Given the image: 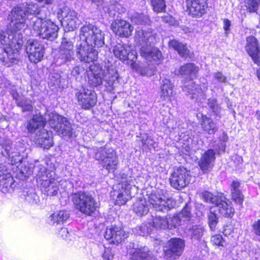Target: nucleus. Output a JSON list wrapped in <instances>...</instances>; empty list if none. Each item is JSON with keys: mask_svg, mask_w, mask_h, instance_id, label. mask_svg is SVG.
Here are the masks:
<instances>
[{"mask_svg": "<svg viewBox=\"0 0 260 260\" xmlns=\"http://www.w3.org/2000/svg\"><path fill=\"white\" fill-rule=\"evenodd\" d=\"M211 242L216 245L224 246L225 242L221 235H216L211 237Z\"/></svg>", "mask_w": 260, "mask_h": 260, "instance_id": "09e8293b", "label": "nucleus"}, {"mask_svg": "<svg viewBox=\"0 0 260 260\" xmlns=\"http://www.w3.org/2000/svg\"><path fill=\"white\" fill-rule=\"evenodd\" d=\"M199 71V68L192 63H186L180 67L179 73L183 76L192 77L195 76Z\"/></svg>", "mask_w": 260, "mask_h": 260, "instance_id": "4c0bfd02", "label": "nucleus"}, {"mask_svg": "<svg viewBox=\"0 0 260 260\" xmlns=\"http://www.w3.org/2000/svg\"><path fill=\"white\" fill-rule=\"evenodd\" d=\"M245 49L251 57L253 61L257 64H260V49L256 39L252 36L247 38Z\"/></svg>", "mask_w": 260, "mask_h": 260, "instance_id": "a878e982", "label": "nucleus"}, {"mask_svg": "<svg viewBox=\"0 0 260 260\" xmlns=\"http://www.w3.org/2000/svg\"><path fill=\"white\" fill-rule=\"evenodd\" d=\"M154 40L155 37L151 31L139 29L136 31L135 40L142 45L140 49L141 56L149 62L159 64L161 53L158 49L151 46Z\"/></svg>", "mask_w": 260, "mask_h": 260, "instance_id": "f03ea898", "label": "nucleus"}, {"mask_svg": "<svg viewBox=\"0 0 260 260\" xmlns=\"http://www.w3.org/2000/svg\"><path fill=\"white\" fill-rule=\"evenodd\" d=\"M191 220L190 208L186 206L177 215L170 217L168 219L169 229L176 228L179 226L187 224Z\"/></svg>", "mask_w": 260, "mask_h": 260, "instance_id": "aec40b11", "label": "nucleus"}, {"mask_svg": "<svg viewBox=\"0 0 260 260\" xmlns=\"http://www.w3.org/2000/svg\"><path fill=\"white\" fill-rule=\"evenodd\" d=\"M88 83L93 87H98L102 84L103 80V75L101 73H93L91 71L88 73Z\"/></svg>", "mask_w": 260, "mask_h": 260, "instance_id": "ea45409f", "label": "nucleus"}, {"mask_svg": "<svg viewBox=\"0 0 260 260\" xmlns=\"http://www.w3.org/2000/svg\"><path fill=\"white\" fill-rule=\"evenodd\" d=\"M255 116L256 117V118L260 120V112H257L255 114Z\"/></svg>", "mask_w": 260, "mask_h": 260, "instance_id": "69168bd1", "label": "nucleus"}, {"mask_svg": "<svg viewBox=\"0 0 260 260\" xmlns=\"http://www.w3.org/2000/svg\"><path fill=\"white\" fill-rule=\"evenodd\" d=\"M208 105L210 108H212L214 106L217 104V101L214 98H210L208 100Z\"/></svg>", "mask_w": 260, "mask_h": 260, "instance_id": "680f3d73", "label": "nucleus"}, {"mask_svg": "<svg viewBox=\"0 0 260 260\" xmlns=\"http://www.w3.org/2000/svg\"><path fill=\"white\" fill-rule=\"evenodd\" d=\"M75 208L86 216L92 215L99 207L98 202L88 192L78 191L72 195Z\"/></svg>", "mask_w": 260, "mask_h": 260, "instance_id": "423d86ee", "label": "nucleus"}, {"mask_svg": "<svg viewBox=\"0 0 260 260\" xmlns=\"http://www.w3.org/2000/svg\"><path fill=\"white\" fill-rule=\"evenodd\" d=\"M40 12V8L36 3L27 4L25 10L20 7H15L12 10V20L10 27L6 31L0 29V43L3 46L4 53L0 61L3 65L10 66L8 61L9 54H15L21 48L23 44L22 31L25 26V17L27 15H35Z\"/></svg>", "mask_w": 260, "mask_h": 260, "instance_id": "f257e3e1", "label": "nucleus"}, {"mask_svg": "<svg viewBox=\"0 0 260 260\" xmlns=\"http://www.w3.org/2000/svg\"><path fill=\"white\" fill-rule=\"evenodd\" d=\"M218 223V217L216 213V209L211 207L208 214V224L212 231L215 230Z\"/></svg>", "mask_w": 260, "mask_h": 260, "instance_id": "a19ab883", "label": "nucleus"}, {"mask_svg": "<svg viewBox=\"0 0 260 260\" xmlns=\"http://www.w3.org/2000/svg\"><path fill=\"white\" fill-rule=\"evenodd\" d=\"M215 160V152L213 149H209L202 154L198 161V165L204 174L211 171Z\"/></svg>", "mask_w": 260, "mask_h": 260, "instance_id": "5701e85b", "label": "nucleus"}, {"mask_svg": "<svg viewBox=\"0 0 260 260\" xmlns=\"http://www.w3.org/2000/svg\"><path fill=\"white\" fill-rule=\"evenodd\" d=\"M150 3L153 10L157 13L162 12L166 9L165 0H150Z\"/></svg>", "mask_w": 260, "mask_h": 260, "instance_id": "37998d69", "label": "nucleus"}, {"mask_svg": "<svg viewBox=\"0 0 260 260\" xmlns=\"http://www.w3.org/2000/svg\"><path fill=\"white\" fill-rule=\"evenodd\" d=\"M160 98L163 101H170L174 94L173 85L170 80L163 79L160 83Z\"/></svg>", "mask_w": 260, "mask_h": 260, "instance_id": "473e14b6", "label": "nucleus"}, {"mask_svg": "<svg viewBox=\"0 0 260 260\" xmlns=\"http://www.w3.org/2000/svg\"><path fill=\"white\" fill-rule=\"evenodd\" d=\"M14 180L5 167L0 164V190L4 193L10 191L13 188Z\"/></svg>", "mask_w": 260, "mask_h": 260, "instance_id": "393cba45", "label": "nucleus"}, {"mask_svg": "<svg viewBox=\"0 0 260 260\" xmlns=\"http://www.w3.org/2000/svg\"><path fill=\"white\" fill-rule=\"evenodd\" d=\"M104 236L107 240H111L113 243H120L128 237V233L120 226L112 225L106 228Z\"/></svg>", "mask_w": 260, "mask_h": 260, "instance_id": "412c9836", "label": "nucleus"}, {"mask_svg": "<svg viewBox=\"0 0 260 260\" xmlns=\"http://www.w3.org/2000/svg\"><path fill=\"white\" fill-rule=\"evenodd\" d=\"M192 218L191 216V220L185 225L184 232L191 239L199 240L203 236L204 230L201 225L193 224Z\"/></svg>", "mask_w": 260, "mask_h": 260, "instance_id": "7c9ffc66", "label": "nucleus"}, {"mask_svg": "<svg viewBox=\"0 0 260 260\" xmlns=\"http://www.w3.org/2000/svg\"><path fill=\"white\" fill-rule=\"evenodd\" d=\"M94 48L83 40L80 39L76 44L77 57L81 61L86 62H92L96 60L98 53Z\"/></svg>", "mask_w": 260, "mask_h": 260, "instance_id": "2eb2a0df", "label": "nucleus"}, {"mask_svg": "<svg viewBox=\"0 0 260 260\" xmlns=\"http://www.w3.org/2000/svg\"><path fill=\"white\" fill-rule=\"evenodd\" d=\"M231 26V21L228 19H225L223 21V28L225 31V33L227 34L228 31L230 30V27Z\"/></svg>", "mask_w": 260, "mask_h": 260, "instance_id": "4d7b16f0", "label": "nucleus"}, {"mask_svg": "<svg viewBox=\"0 0 260 260\" xmlns=\"http://www.w3.org/2000/svg\"><path fill=\"white\" fill-rule=\"evenodd\" d=\"M46 118L41 115H35L27 122L26 129L30 133L38 131L36 142L44 149H49L53 145L52 134L43 129L46 123Z\"/></svg>", "mask_w": 260, "mask_h": 260, "instance_id": "20e7f679", "label": "nucleus"}, {"mask_svg": "<svg viewBox=\"0 0 260 260\" xmlns=\"http://www.w3.org/2000/svg\"><path fill=\"white\" fill-rule=\"evenodd\" d=\"M36 174L37 181L40 184L42 191L47 196H55L58 190L59 182L55 180L51 172L47 171L45 166L39 164L36 162L32 171H29L26 174L30 175L31 173Z\"/></svg>", "mask_w": 260, "mask_h": 260, "instance_id": "7ed1b4c3", "label": "nucleus"}, {"mask_svg": "<svg viewBox=\"0 0 260 260\" xmlns=\"http://www.w3.org/2000/svg\"><path fill=\"white\" fill-rule=\"evenodd\" d=\"M148 202L156 211L162 212L168 211L176 205L172 198L159 193H151L148 197Z\"/></svg>", "mask_w": 260, "mask_h": 260, "instance_id": "ddd939ff", "label": "nucleus"}, {"mask_svg": "<svg viewBox=\"0 0 260 260\" xmlns=\"http://www.w3.org/2000/svg\"><path fill=\"white\" fill-rule=\"evenodd\" d=\"M130 260H155L152 252L146 247L134 248L130 252Z\"/></svg>", "mask_w": 260, "mask_h": 260, "instance_id": "c756f323", "label": "nucleus"}, {"mask_svg": "<svg viewBox=\"0 0 260 260\" xmlns=\"http://www.w3.org/2000/svg\"><path fill=\"white\" fill-rule=\"evenodd\" d=\"M213 112H214L216 115L219 114L220 112V107L218 104H216V105L214 106L212 108H211Z\"/></svg>", "mask_w": 260, "mask_h": 260, "instance_id": "052dcab7", "label": "nucleus"}, {"mask_svg": "<svg viewBox=\"0 0 260 260\" xmlns=\"http://www.w3.org/2000/svg\"><path fill=\"white\" fill-rule=\"evenodd\" d=\"M5 150V152L2 151L3 155L5 156V157H10L11 154H10V146H6V148H4Z\"/></svg>", "mask_w": 260, "mask_h": 260, "instance_id": "13d9d810", "label": "nucleus"}, {"mask_svg": "<svg viewBox=\"0 0 260 260\" xmlns=\"http://www.w3.org/2000/svg\"><path fill=\"white\" fill-rule=\"evenodd\" d=\"M88 153L93 154L95 159L99 161L101 166L109 172H114L117 169L118 160L112 148L93 147L88 149Z\"/></svg>", "mask_w": 260, "mask_h": 260, "instance_id": "39448f33", "label": "nucleus"}, {"mask_svg": "<svg viewBox=\"0 0 260 260\" xmlns=\"http://www.w3.org/2000/svg\"><path fill=\"white\" fill-rule=\"evenodd\" d=\"M169 46L177 51L182 57L191 58L192 56V53L188 49L186 46L176 40L170 41Z\"/></svg>", "mask_w": 260, "mask_h": 260, "instance_id": "f704fd0d", "label": "nucleus"}, {"mask_svg": "<svg viewBox=\"0 0 260 260\" xmlns=\"http://www.w3.org/2000/svg\"><path fill=\"white\" fill-rule=\"evenodd\" d=\"M214 77L216 80L218 82L221 83L226 82V77L223 75V74L220 72H215L214 73Z\"/></svg>", "mask_w": 260, "mask_h": 260, "instance_id": "603ef678", "label": "nucleus"}, {"mask_svg": "<svg viewBox=\"0 0 260 260\" xmlns=\"http://www.w3.org/2000/svg\"><path fill=\"white\" fill-rule=\"evenodd\" d=\"M75 97L78 104L85 110L92 108L97 102L96 94L94 91L88 89L84 86L77 90Z\"/></svg>", "mask_w": 260, "mask_h": 260, "instance_id": "dca6fc26", "label": "nucleus"}, {"mask_svg": "<svg viewBox=\"0 0 260 260\" xmlns=\"http://www.w3.org/2000/svg\"><path fill=\"white\" fill-rule=\"evenodd\" d=\"M49 116L48 120L50 126L54 129L60 137L66 140L72 137L73 129L70 122L66 118L54 113H51Z\"/></svg>", "mask_w": 260, "mask_h": 260, "instance_id": "9d476101", "label": "nucleus"}, {"mask_svg": "<svg viewBox=\"0 0 260 260\" xmlns=\"http://www.w3.org/2000/svg\"><path fill=\"white\" fill-rule=\"evenodd\" d=\"M252 229L254 233L260 237V219L253 223Z\"/></svg>", "mask_w": 260, "mask_h": 260, "instance_id": "864d4df0", "label": "nucleus"}, {"mask_svg": "<svg viewBox=\"0 0 260 260\" xmlns=\"http://www.w3.org/2000/svg\"><path fill=\"white\" fill-rule=\"evenodd\" d=\"M98 6H101L103 3V0H92Z\"/></svg>", "mask_w": 260, "mask_h": 260, "instance_id": "e2e57ef3", "label": "nucleus"}, {"mask_svg": "<svg viewBox=\"0 0 260 260\" xmlns=\"http://www.w3.org/2000/svg\"><path fill=\"white\" fill-rule=\"evenodd\" d=\"M26 52L31 62L38 63L43 58L45 46L43 43L38 40L29 39L26 44Z\"/></svg>", "mask_w": 260, "mask_h": 260, "instance_id": "f3484780", "label": "nucleus"}, {"mask_svg": "<svg viewBox=\"0 0 260 260\" xmlns=\"http://www.w3.org/2000/svg\"><path fill=\"white\" fill-rule=\"evenodd\" d=\"M67 37L66 35L62 39L59 52L54 57V62L57 66L66 63L73 59L75 38L71 39Z\"/></svg>", "mask_w": 260, "mask_h": 260, "instance_id": "f8f14e48", "label": "nucleus"}, {"mask_svg": "<svg viewBox=\"0 0 260 260\" xmlns=\"http://www.w3.org/2000/svg\"><path fill=\"white\" fill-rule=\"evenodd\" d=\"M149 206L144 199H137L133 205V211L138 216L146 215L149 211Z\"/></svg>", "mask_w": 260, "mask_h": 260, "instance_id": "c9c22d12", "label": "nucleus"}, {"mask_svg": "<svg viewBox=\"0 0 260 260\" xmlns=\"http://www.w3.org/2000/svg\"><path fill=\"white\" fill-rule=\"evenodd\" d=\"M143 149L148 148L150 149L151 147H153V140L150 138H147L146 140H142Z\"/></svg>", "mask_w": 260, "mask_h": 260, "instance_id": "3c124183", "label": "nucleus"}, {"mask_svg": "<svg viewBox=\"0 0 260 260\" xmlns=\"http://www.w3.org/2000/svg\"><path fill=\"white\" fill-rule=\"evenodd\" d=\"M147 224H143L140 228V235L142 236H145L147 234H149L152 232V224H150V222Z\"/></svg>", "mask_w": 260, "mask_h": 260, "instance_id": "de8ad7c7", "label": "nucleus"}, {"mask_svg": "<svg viewBox=\"0 0 260 260\" xmlns=\"http://www.w3.org/2000/svg\"><path fill=\"white\" fill-rule=\"evenodd\" d=\"M189 14L192 16L201 17L205 13L207 5L204 0H186Z\"/></svg>", "mask_w": 260, "mask_h": 260, "instance_id": "cd10ccee", "label": "nucleus"}, {"mask_svg": "<svg viewBox=\"0 0 260 260\" xmlns=\"http://www.w3.org/2000/svg\"><path fill=\"white\" fill-rule=\"evenodd\" d=\"M168 249L165 250L167 258H175L180 255L185 246L184 241L180 238H172L168 242Z\"/></svg>", "mask_w": 260, "mask_h": 260, "instance_id": "6ab92c4d", "label": "nucleus"}, {"mask_svg": "<svg viewBox=\"0 0 260 260\" xmlns=\"http://www.w3.org/2000/svg\"><path fill=\"white\" fill-rule=\"evenodd\" d=\"M117 79L118 73L114 67L107 70L104 73V85L107 91L111 92L114 89L118 83Z\"/></svg>", "mask_w": 260, "mask_h": 260, "instance_id": "c85d7f7f", "label": "nucleus"}, {"mask_svg": "<svg viewBox=\"0 0 260 260\" xmlns=\"http://www.w3.org/2000/svg\"><path fill=\"white\" fill-rule=\"evenodd\" d=\"M245 6L249 12H255L258 9V3L255 0H245Z\"/></svg>", "mask_w": 260, "mask_h": 260, "instance_id": "a18cd8bd", "label": "nucleus"}, {"mask_svg": "<svg viewBox=\"0 0 260 260\" xmlns=\"http://www.w3.org/2000/svg\"><path fill=\"white\" fill-rule=\"evenodd\" d=\"M17 106L21 108L22 111L23 112L31 111L33 109L31 101L24 97L21 100V101H18Z\"/></svg>", "mask_w": 260, "mask_h": 260, "instance_id": "c03bdc74", "label": "nucleus"}, {"mask_svg": "<svg viewBox=\"0 0 260 260\" xmlns=\"http://www.w3.org/2000/svg\"><path fill=\"white\" fill-rule=\"evenodd\" d=\"M62 19V23L66 25L69 31L73 30L78 25V19L76 12L68 7H63L58 13Z\"/></svg>", "mask_w": 260, "mask_h": 260, "instance_id": "4be33fe9", "label": "nucleus"}, {"mask_svg": "<svg viewBox=\"0 0 260 260\" xmlns=\"http://www.w3.org/2000/svg\"><path fill=\"white\" fill-rule=\"evenodd\" d=\"M240 183L238 180H233L230 185L232 199L236 203L242 205L244 201V196L239 189Z\"/></svg>", "mask_w": 260, "mask_h": 260, "instance_id": "72a5a7b5", "label": "nucleus"}, {"mask_svg": "<svg viewBox=\"0 0 260 260\" xmlns=\"http://www.w3.org/2000/svg\"><path fill=\"white\" fill-rule=\"evenodd\" d=\"M12 95L13 98L16 101L17 104H18V101H21L24 96L20 95L16 91H12Z\"/></svg>", "mask_w": 260, "mask_h": 260, "instance_id": "6e6d98bb", "label": "nucleus"}, {"mask_svg": "<svg viewBox=\"0 0 260 260\" xmlns=\"http://www.w3.org/2000/svg\"><path fill=\"white\" fill-rule=\"evenodd\" d=\"M59 235L64 239H68L69 237V233L67 228H61L59 232Z\"/></svg>", "mask_w": 260, "mask_h": 260, "instance_id": "5fc2aeb1", "label": "nucleus"}, {"mask_svg": "<svg viewBox=\"0 0 260 260\" xmlns=\"http://www.w3.org/2000/svg\"><path fill=\"white\" fill-rule=\"evenodd\" d=\"M256 75L257 78L258 79V80L260 81V70H257L256 71Z\"/></svg>", "mask_w": 260, "mask_h": 260, "instance_id": "0e129e2a", "label": "nucleus"}, {"mask_svg": "<svg viewBox=\"0 0 260 260\" xmlns=\"http://www.w3.org/2000/svg\"><path fill=\"white\" fill-rule=\"evenodd\" d=\"M25 200L30 203H37L39 201V197L33 191L25 195Z\"/></svg>", "mask_w": 260, "mask_h": 260, "instance_id": "8fccbe9b", "label": "nucleus"}, {"mask_svg": "<svg viewBox=\"0 0 260 260\" xmlns=\"http://www.w3.org/2000/svg\"><path fill=\"white\" fill-rule=\"evenodd\" d=\"M111 28L116 35L125 38L132 35L134 29L128 22L123 20H115L112 23Z\"/></svg>", "mask_w": 260, "mask_h": 260, "instance_id": "b1692460", "label": "nucleus"}, {"mask_svg": "<svg viewBox=\"0 0 260 260\" xmlns=\"http://www.w3.org/2000/svg\"><path fill=\"white\" fill-rule=\"evenodd\" d=\"M191 178L189 171L185 168H177L175 170L170 177V183L174 188L181 189L188 185Z\"/></svg>", "mask_w": 260, "mask_h": 260, "instance_id": "a211bd4d", "label": "nucleus"}, {"mask_svg": "<svg viewBox=\"0 0 260 260\" xmlns=\"http://www.w3.org/2000/svg\"><path fill=\"white\" fill-rule=\"evenodd\" d=\"M85 71L84 68L80 66L74 67L71 71V75L74 76L77 79L82 75L84 74Z\"/></svg>", "mask_w": 260, "mask_h": 260, "instance_id": "49530a36", "label": "nucleus"}, {"mask_svg": "<svg viewBox=\"0 0 260 260\" xmlns=\"http://www.w3.org/2000/svg\"><path fill=\"white\" fill-rule=\"evenodd\" d=\"M208 87L207 82H203L197 85L192 80H189L186 83L183 90L190 95L191 99L194 100L198 103H202L206 100Z\"/></svg>", "mask_w": 260, "mask_h": 260, "instance_id": "4468645a", "label": "nucleus"}, {"mask_svg": "<svg viewBox=\"0 0 260 260\" xmlns=\"http://www.w3.org/2000/svg\"><path fill=\"white\" fill-rule=\"evenodd\" d=\"M133 182L126 180L122 181L117 185L114 186V190L111 192V196L116 205H122L125 204L131 198V189H132Z\"/></svg>", "mask_w": 260, "mask_h": 260, "instance_id": "9b49d317", "label": "nucleus"}, {"mask_svg": "<svg viewBox=\"0 0 260 260\" xmlns=\"http://www.w3.org/2000/svg\"><path fill=\"white\" fill-rule=\"evenodd\" d=\"M258 1H259V3H260V0H258Z\"/></svg>", "mask_w": 260, "mask_h": 260, "instance_id": "774afa93", "label": "nucleus"}, {"mask_svg": "<svg viewBox=\"0 0 260 260\" xmlns=\"http://www.w3.org/2000/svg\"><path fill=\"white\" fill-rule=\"evenodd\" d=\"M104 33L98 27L88 24L80 29V39H82L94 47H101L104 44Z\"/></svg>", "mask_w": 260, "mask_h": 260, "instance_id": "1a4fd4ad", "label": "nucleus"}, {"mask_svg": "<svg viewBox=\"0 0 260 260\" xmlns=\"http://www.w3.org/2000/svg\"><path fill=\"white\" fill-rule=\"evenodd\" d=\"M197 117L199 119H201L200 123L203 129L208 134H214L217 131L216 125L211 118L202 114H198Z\"/></svg>", "mask_w": 260, "mask_h": 260, "instance_id": "2f4dec72", "label": "nucleus"}, {"mask_svg": "<svg viewBox=\"0 0 260 260\" xmlns=\"http://www.w3.org/2000/svg\"><path fill=\"white\" fill-rule=\"evenodd\" d=\"M69 217V213L67 211L60 210L50 215L49 223L52 225L61 224L65 222Z\"/></svg>", "mask_w": 260, "mask_h": 260, "instance_id": "e433bc0d", "label": "nucleus"}, {"mask_svg": "<svg viewBox=\"0 0 260 260\" xmlns=\"http://www.w3.org/2000/svg\"><path fill=\"white\" fill-rule=\"evenodd\" d=\"M113 51L115 56L121 60L129 59V55L133 56L131 58L132 61L137 59L136 52L131 50L130 46L125 44H117L114 46Z\"/></svg>", "mask_w": 260, "mask_h": 260, "instance_id": "bb28decb", "label": "nucleus"}, {"mask_svg": "<svg viewBox=\"0 0 260 260\" xmlns=\"http://www.w3.org/2000/svg\"><path fill=\"white\" fill-rule=\"evenodd\" d=\"M150 224H152L153 228L156 230L169 229L168 219L166 217H161L160 216L153 217Z\"/></svg>", "mask_w": 260, "mask_h": 260, "instance_id": "58836bf2", "label": "nucleus"}, {"mask_svg": "<svg viewBox=\"0 0 260 260\" xmlns=\"http://www.w3.org/2000/svg\"><path fill=\"white\" fill-rule=\"evenodd\" d=\"M103 260H113V255L110 252H105L103 255Z\"/></svg>", "mask_w": 260, "mask_h": 260, "instance_id": "bf43d9fd", "label": "nucleus"}, {"mask_svg": "<svg viewBox=\"0 0 260 260\" xmlns=\"http://www.w3.org/2000/svg\"><path fill=\"white\" fill-rule=\"evenodd\" d=\"M32 28L36 36L43 39L53 41L57 36L58 27L50 20L35 17L33 18Z\"/></svg>", "mask_w": 260, "mask_h": 260, "instance_id": "0eeeda50", "label": "nucleus"}, {"mask_svg": "<svg viewBox=\"0 0 260 260\" xmlns=\"http://www.w3.org/2000/svg\"><path fill=\"white\" fill-rule=\"evenodd\" d=\"M131 19L133 22L138 24H147L149 21L148 16L143 13H136L132 16Z\"/></svg>", "mask_w": 260, "mask_h": 260, "instance_id": "79ce46f5", "label": "nucleus"}, {"mask_svg": "<svg viewBox=\"0 0 260 260\" xmlns=\"http://www.w3.org/2000/svg\"><path fill=\"white\" fill-rule=\"evenodd\" d=\"M227 139L226 136H224V138L223 139V141H225Z\"/></svg>", "mask_w": 260, "mask_h": 260, "instance_id": "338daca9", "label": "nucleus"}, {"mask_svg": "<svg viewBox=\"0 0 260 260\" xmlns=\"http://www.w3.org/2000/svg\"><path fill=\"white\" fill-rule=\"evenodd\" d=\"M202 197L205 202L215 205L212 207L216 209V212L218 210L223 216L232 217L234 215V208L230 203H228L225 201L226 198L222 194L215 196L209 191H204L202 193Z\"/></svg>", "mask_w": 260, "mask_h": 260, "instance_id": "6e6552de", "label": "nucleus"}]
</instances>
